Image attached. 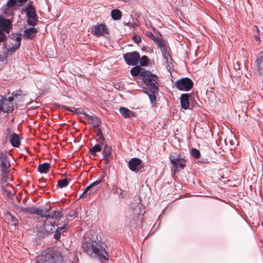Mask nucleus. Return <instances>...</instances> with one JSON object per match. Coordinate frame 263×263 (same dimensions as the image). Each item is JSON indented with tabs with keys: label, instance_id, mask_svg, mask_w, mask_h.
I'll return each instance as SVG.
<instances>
[{
	"label": "nucleus",
	"instance_id": "34",
	"mask_svg": "<svg viewBox=\"0 0 263 263\" xmlns=\"http://www.w3.org/2000/svg\"><path fill=\"white\" fill-rule=\"evenodd\" d=\"M97 136L99 137L100 140L101 141L100 142V143H102V144H104V142L105 141L104 137L103 135L102 130L100 128H98L97 130Z\"/></svg>",
	"mask_w": 263,
	"mask_h": 263
},
{
	"label": "nucleus",
	"instance_id": "43",
	"mask_svg": "<svg viewBox=\"0 0 263 263\" xmlns=\"http://www.w3.org/2000/svg\"><path fill=\"white\" fill-rule=\"evenodd\" d=\"M133 40L134 42H135L137 44H139L140 42H141V38L140 36L135 35L133 36Z\"/></svg>",
	"mask_w": 263,
	"mask_h": 263
},
{
	"label": "nucleus",
	"instance_id": "25",
	"mask_svg": "<svg viewBox=\"0 0 263 263\" xmlns=\"http://www.w3.org/2000/svg\"><path fill=\"white\" fill-rule=\"evenodd\" d=\"M163 58L165 60L166 62H168L170 59H171L170 54V49L167 47H163L161 49Z\"/></svg>",
	"mask_w": 263,
	"mask_h": 263
},
{
	"label": "nucleus",
	"instance_id": "35",
	"mask_svg": "<svg viewBox=\"0 0 263 263\" xmlns=\"http://www.w3.org/2000/svg\"><path fill=\"white\" fill-rule=\"evenodd\" d=\"M191 154L193 157L196 159H198L200 157V153L199 151L196 148H192L191 149Z\"/></svg>",
	"mask_w": 263,
	"mask_h": 263
},
{
	"label": "nucleus",
	"instance_id": "8",
	"mask_svg": "<svg viewBox=\"0 0 263 263\" xmlns=\"http://www.w3.org/2000/svg\"><path fill=\"white\" fill-rule=\"evenodd\" d=\"M15 39H11V42L8 46V51L10 52H15L20 46L22 36L21 34L16 35Z\"/></svg>",
	"mask_w": 263,
	"mask_h": 263
},
{
	"label": "nucleus",
	"instance_id": "9",
	"mask_svg": "<svg viewBox=\"0 0 263 263\" xmlns=\"http://www.w3.org/2000/svg\"><path fill=\"white\" fill-rule=\"evenodd\" d=\"M12 28V24L9 19L0 18V30L5 34H9Z\"/></svg>",
	"mask_w": 263,
	"mask_h": 263
},
{
	"label": "nucleus",
	"instance_id": "14",
	"mask_svg": "<svg viewBox=\"0 0 263 263\" xmlns=\"http://www.w3.org/2000/svg\"><path fill=\"white\" fill-rule=\"evenodd\" d=\"M102 182V180H98L94 182L93 183H91L90 185L88 186L83 193V194L80 196V198H82L85 194H86L88 191H90V193L89 194H91L92 193H94L96 191L97 189H95L94 187L99 184Z\"/></svg>",
	"mask_w": 263,
	"mask_h": 263
},
{
	"label": "nucleus",
	"instance_id": "23",
	"mask_svg": "<svg viewBox=\"0 0 263 263\" xmlns=\"http://www.w3.org/2000/svg\"><path fill=\"white\" fill-rule=\"evenodd\" d=\"M50 167V164L45 162L39 165L38 171L41 173H46L48 171Z\"/></svg>",
	"mask_w": 263,
	"mask_h": 263
},
{
	"label": "nucleus",
	"instance_id": "10",
	"mask_svg": "<svg viewBox=\"0 0 263 263\" xmlns=\"http://www.w3.org/2000/svg\"><path fill=\"white\" fill-rule=\"evenodd\" d=\"M141 159L137 158H132L128 162V167L132 171L139 170L142 165Z\"/></svg>",
	"mask_w": 263,
	"mask_h": 263
},
{
	"label": "nucleus",
	"instance_id": "18",
	"mask_svg": "<svg viewBox=\"0 0 263 263\" xmlns=\"http://www.w3.org/2000/svg\"><path fill=\"white\" fill-rule=\"evenodd\" d=\"M26 15L28 18L30 17H33L34 16H37L36 14L35 13V9L34 7H33L32 3L31 2H29L26 8Z\"/></svg>",
	"mask_w": 263,
	"mask_h": 263
},
{
	"label": "nucleus",
	"instance_id": "2",
	"mask_svg": "<svg viewBox=\"0 0 263 263\" xmlns=\"http://www.w3.org/2000/svg\"><path fill=\"white\" fill-rule=\"evenodd\" d=\"M63 257L57 250H48L42 252L36 257V263H61Z\"/></svg>",
	"mask_w": 263,
	"mask_h": 263
},
{
	"label": "nucleus",
	"instance_id": "12",
	"mask_svg": "<svg viewBox=\"0 0 263 263\" xmlns=\"http://www.w3.org/2000/svg\"><path fill=\"white\" fill-rule=\"evenodd\" d=\"M0 161L2 171H6L10 166V163L6 153H0Z\"/></svg>",
	"mask_w": 263,
	"mask_h": 263
},
{
	"label": "nucleus",
	"instance_id": "40",
	"mask_svg": "<svg viewBox=\"0 0 263 263\" xmlns=\"http://www.w3.org/2000/svg\"><path fill=\"white\" fill-rule=\"evenodd\" d=\"M115 192L117 193L121 198L124 197L125 195V192L120 188L116 187L115 189Z\"/></svg>",
	"mask_w": 263,
	"mask_h": 263
},
{
	"label": "nucleus",
	"instance_id": "42",
	"mask_svg": "<svg viewBox=\"0 0 263 263\" xmlns=\"http://www.w3.org/2000/svg\"><path fill=\"white\" fill-rule=\"evenodd\" d=\"M17 1V0H8L7 5L8 7H13L16 4Z\"/></svg>",
	"mask_w": 263,
	"mask_h": 263
},
{
	"label": "nucleus",
	"instance_id": "5",
	"mask_svg": "<svg viewBox=\"0 0 263 263\" xmlns=\"http://www.w3.org/2000/svg\"><path fill=\"white\" fill-rule=\"evenodd\" d=\"M13 97L7 99L0 96V112H11L13 110Z\"/></svg>",
	"mask_w": 263,
	"mask_h": 263
},
{
	"label": "nucleus",
	"instance_id": "28",
	"mask_svg": "<svg viewBox=\"0 0 263 263\" xmlns=\"http://www.w3.org/2000/svg\"><path fill=\"white\" fill-rule=\"evenodd\" d=\"M7 218L12 226H16L18 223V220L16 218L13 216L10 213L6 214Z\"/></svg>",
	"mask_w": 263,
	"mask_h": 263
},
{
	"label": "nucleus",
	"instance_id": "44",
	"mask_svg": "<svg viewBox=\"0 0 263 263\" xmlns=\"http://www.w3.org/2000/svg\"><path fill=\"white\" fill-rule=\"evenodd\" d=\"M21 91L16 90L12 93V96L13 97H15L20 96H21Z\"/></svg>",
	"mask_w": 263,
	"mask_h": 263
},
{
	"label": "nucleus",
	"instance_id": "16",
	"mask_svg": "<svg viewBox=\"0 0 263 263\" xmlns=\"http://www.w3.org/2000/svg\"><path fill=\"white\" fill-rule=\"evenodd\" d=\"M68 222H69L68 219H65L63 225L62 227H58L57 228V229L55 230V233L54 235V238L55 239L58 240L60 238L62 232H63L65 231V229L66 228V226L67 225Z\"/></svg>",
	"mask_w": 263,
	"mask_h": 263
},
{
	"label": "nucleus",
	"instance_id": "33",
	"mask_svg": "<svg viewBox=\"0 0 263 263\" xmlns=\"http://www.w3.org/2000/svg\"><path fill=\"white\" fill-rule=\"evenodd\" d=\"M68 180L67 178L64 179H60L58 181L57 186L60 188H63L64 187H66L68 185Z\"/></svg>",
	"mask_w": 263,
	"mask_h": 263
},
{
	"label": "nucleus",
	"instance_id": "38",
	"mask_svg": "<svg viewBox=\"0 0 263 263\" xmlns=\"http://www.w3.org/2000/svg\"><path fill=\"white\" fill-rule=\"evenodd\" d=\"M7 41L6 34L3 31L0 30V44L2 43H5Z\"/></svg>",
	"mask_w": 263,
	"mask_h": 263
},
{
	"label": "nucleus",
	"instance_id": "45",
	"mask_svg": "<svg viewBox=\"0 0 263 263\" xmlns=\"http://www.w3.org/2000/svg\"><path fill=\"white\" fill-rule=\"evenodd\" d=\"M3 190L4 192H6L7 194V196L8 197H11L12 195V192L11 191H9L8 189L3 188Z\"/></svg>",
	"mask_w": 263,
	"mask_h": 263
},
{
	"label": "nucleus",
	"instance_id": "26",
	"mask_svg": "<svg viewBox=\"0 0 263 263\" xmlns=\"http://www.w3.org/2000/svg\"><path fill=\"white\" fill-rule=\"evenodd\" d=\"M63 216V213L60 211L55 210L49 213L48 212V217L52 219H56Z\"/></svg>",
	"mask_w": 263,
	"mask_h": 263
},
{
	"label": "nucleus",
	"instance_id": "47",
	"mask_svg": "<svg viewBox=\"0 0 263 263\" xmlns=\"http://www.w3.org/2000/svg\"><path fill=\"white\" fill-rule=\"evenodd\" d=\"M149 36L154 41H155L156 39L158 37L155 36L152 33H151V34Z\"/></svg>",
	"mask_w": 263,
	"mask_h": 263
},
{
	"label": "nucleus",
	"instance_id": "48",
	"mask_svg": "<svg viewBox=\"0 0 263 263\" xmlns=\"http://www.w3.org/2000/svg\"><path fill=\"white\" fill-rule=\"evenodd\" d=\"M17 1L20 3H24L27 1V0H17Z\"/></svg>",
	"mask_w": 263,
	"mask_h": 263
},
{
	"label": "nucleus",
	"instance_id": "52",
	"mask_svg": "<svg viewBox=\"0 0 263 263\" xmlns=\"http://www.w3.org/2000/svg\"><path fill=\"white\" fill-rule=\"evenodd\" d=\"M255 28L257 32H259V28L257 26H255Z\"/></svg>",
	"mask_w": 263,
	"mask_h": 263
},
{
	"label": "nucleus",
	"instance_id": "22",
	"mask_svg": "<svg viewBox=\"0 0 263 263\" xmlns=\"http://www.w3.org/2000/svg\"><path fill=\"white\" fill-rule=\"evenodd\" d=\"M119 111L120 114L126 118L130 117L133 115V112L126 107H121Z\"/></svg>",
	"mask_w": 263,
	"mask_h": 263
},
{
	"label": "nucleus",
	"instance_id": "21",
	"mask_svg": "<svg viewBox=\"0 0 263 263\" xmlns=\"http://www.w3.org/2000/svg\"><path fill=\"white\" fill-rule=\"evenodd\" d=\"M63 108H64L65 109H66L67 110L71 111V112H75L78 114H82L84 116V117L86 118L88 120V121L89 120L90 117L92 116L88 115L87 114H86V112H85L83 111H81L79 109H76L74 107L70 108L68 106H64Z\"/></svg>",
	"mask_w": 263,
	"mask_h": 263
},
{
	"label": "nucleus",
	"instance_id": "32",
	"mask_svg": "<svg viewBox=\"0 0 263 263\" xmlns=\"http://www.w3.org/2000/svg\"><path fill=\"white\" fill-rule=\"evenodd\" d=\"M38 20L37 16L28 18L27 20V24L29 25L35 26L37 24Z\"/></svg>",
	"mask_w": 263,
	"mask_h": 263
},
{
	"label": "nucleus",
	"instance_id": "50",
	"mask_svg": "<svg viewBox=\"0 0 263 263\" xmlns=\"http://www.w3.org/2000/svg\"><path fill=\"white\" fill-rule=\"evenodd\" d=\"M137 26V25L136 23H134L132 24V27L133 28H136Z\"/></svg>",
	"mask_w": 263,
	"mask_h": 263
},
{
	"label": "nucleus",
	"instance_id": "36",
	"mask_svg": "<svg viewBox=\"0 0 263 263\" xmlns=\"http://www.w3.org/2000/svg\"><path fill=\"white\" fill-rule=\"evenodd\" d=\"M140 62L141 65L143 66H146L148 63V59L146 56L143 55L140 59Z\"/></svg>",
	"mask_w": 263,
	"mask_h": 263
},
{
	"label": "nucleus",
	"instance_id": "3",
	"mask_svg": "<svg viewBox=\"0 0 263 263\" xmlns=\"http://www.w3.org/2000/svg\"><path fill=\"white\" fill-rule=\"evenodd\" d=\"M141 77L144 84L147 86L149 92L158 91V78L156 75L152 74L149 71H144L141 73Z\"/></svg>",
	"mask_w": 263,
	"mask_h": 263
},
{
	"label": "nucleus",
	"instance_id": "19",
	"mask_svg": "<svg viewBox=\"0 0 263 263\" xmlns=\"http://www.w3.org/2000/svg\"><path fill=\"white\" fill-rule=\"evenodd\" d=\"M37 31L36 28L33 27L27 29L24 31V36L28 39H31L35 36Z\"/></svg>",
	"mask_w": 263,
	"mask_h": 263
},
{
	"label": "nucleus",
	"instance_id": "1",
	"mask_svg": "<svg viewBox=\"0 0 263 263\" xmlns=\"http://www.w3.org/2000/svg\"><path fill=\"white\" fill-rule=\"evenodd\" d=\"M84 251L92 257H98L100 259H108V255L106 251L100 244L96 241L86 242L83 246Z\"/></svg>",
	"mask_w": 263,
	"mask_h": 263
},
{
	"label": "nucleus",
	"instance_id": "7",
	"mask_svg": "<svg viewBox=\"0 0 263 263\" xmlns=\"http://www.w3.org/2000/svg\"><path fill=\"white\" fill-rule=\"evenodd\" d=\"M127 64L129 65H136L140 59V54L136 51L126 53L123 55Z\"/></svg>",
	"mask_w": 263,
	"mask_h": 263
},
{
	"label": "nucleus",
	"instance_id": "51",
	"mask_svg": "<svg viewBox=\"0 0 263 263\" xmlns=\"http://www.w3.org/2000/svg\"><path fill=\"white\" fill-rule=\"evenodd\" d=\"M3 60V58L1 54H0V61H2Z\"/></svg>",
	"mask_w": 263,
	"mask_h": 263
},
{
	"label": "nucleus",
	"instance_id": "4",
	"mask_svg": "<svg viewBox=\"0 0 263 263\" xmlns=\"http://www.w3.org/2000/svg\"><path fill=\"white\" fill-rule=\"evenodd\" d=\"M171 163L173 164V169L174 172H177L179 168H183L185 165V160L180 154L174 153L169 156Z\"/></svg>",
	"mask_w": 263,
	"mask_h": 263
},
{
	"label": "nucleus",
	"instance_id": "30",
	"mask_svg": "<svg viewBox=\"0 0 263 263\" xmlns=\"http://www.w3.org/2000/svg\"><path fill=\"white\" fill-rule=\"evenodd\" d=\"M102 150V147L99 144H96L93 146L91 148H90L89 151V153L93 155L96 156L97 155V152H100Z\"/></svg>",
	"mask_w": 263,
	"mask_h": 263
},
{
	"label": "nucleus",
	"instance_id": "13",
	"mask_svg": "<svg viewBox=\"0 0 263 263\" xmlns=\"http://www.w3.org/2000/svg\"><path fill=\"white\" fill-rule=\"evenodd\" d=\"M111 153L112 148L110 146L107 145L104 146L103 151V155L104 156L103 158L105 159L106 163H109L113 159Z\"/></svg>",
	"mask_w": 263,
	"mask_h": 263
},
{
	"label": "nucleus",
	"instance_id": "31",
	"mask_svg": "<svg viewBox=\"0 0 263 263\" xmlns=\"http://www.w3.org/2000/svg\"><path fill=\"white\" fill-rule=\"evenodd\" d=\"M141 68L140 66H135L130 70V73L133 76H137L141 73Z\"/></svg>",
	"mask_w": 263,
	"mask_h": 263
},
{
	"label": "nucleus",
	"instance_id": "27",
	"mask_svg": "<svg viewBox=\"0 0 263 263\" xmlns=\"http://www.w3.org/2000/svg\"><path fill=\"white\" fill-rule=\"evenodd\" d=\"M34 212L38 215L41 216L42 217H48L49 210L46 209H42L40 208H37L34 211Z\"/></svg>",
	"mask_w": 263,
	"mask_h": 263
},
{
	"label": "nucleus",
	"instance_id": "53",
	"mask_svg": "<svg viewBox=\"0 0 263 263\" xmlns=\"http://www.w3.org/2000/svg\"><path fill=\"white\" fill-rule=\"evenodd\" d=\"M63 175V176H66V174H64Z\"/></svg>",
	"mask_w": 263,
	"mask_h": 263
},
{
	"label": "nucleus",
	"instance_id": "46",
	"mask_svg": "<svg viewBox=\"0 0 263 263\" xmlns=\"http://www.w3.org/2000/svg\"><path fill=\"white\" fill-rule=\"evenodd\" d=\"M254 39L255 40L257 41V42H260V38H259V36L258 35H255L254 36Z\"/></svg>",
	"mask_w": 263,
	"mask_h": 263
},
{
	"label": "nucleus",
	"instance_id": "41",
	"mask_svg": "<svg viewBox=\"0 0 263 263\" xmlns=\"http://www.w3.org/2000/svg\"><path fill=\"white\" fill-rule=\"evenodd\" d=\"M8 172L6 171H2V181L3 182H6L8 181Z\"/></svg>",
	"mask_w": 263,
	"mask_h": 263
},
{
	"label": "nucleus",
	"instance_id": "6",
	"mask_svg": "<svg viewBox=\"0 0 263 263\" xmlns=\"http://www.w3.org/2000/svg\"><path fill=\"white\" fill-rule=\"evenodd\" d=\"M193 86L192 80L188 78H184L178 80L176 83V87L180 90L189 91Z\"/></svg>",
	"mask_w": 263,
	"mask_h": 263
},
{
	"label": "nucleus",
	"instance_id": "20",
	"mask_svg": "<svg viewBox=\"0 0 263 263\" xmlns=\"http://www.w3.org/2000/svg\"><path fill=\"white\" fill-rule=\"evenodd\" d=\"M44 229L45 231L44 235H47L54 232L55 227L51 223H45L44 224Z\"/></svg>",
	"mask_w": 263,
	"mask_h": 263
},
{
	"label": "nucleus",
	"instance_id": "37",
	"mask_svg": "<svg viewBox=\"0 0 263 263\" xmlns=\"http://www.w3.org/2000/svg\"><path fill=\"white\" fill-rule=\"evenodd\" d=\"M158 92H150V93H148V97L149 99L152 103H154L156 101V94Z\"/></svg>",
	"mask_w": 263,
	"mask_h": 263
},
{
	"label": "nucleus",
	"instance_id": "39",
	"mask_svg": "<svg viewBox=\"0 0 263 263\" xmlns=\"http://www.w3.org/2000/svg\"><path fill=\"white\" fill-rule=\"evenodd\" d=\"M155 42L157 44L158 46L162 49L163 47H166L164 45V41L159 38L157 37Z\"/></svg>",
	"mask_w": 263,
	"mask_h": 263
},
{
	"label": "nucleus",
	"instance_id": "11",
	"mask_svg": "<svg viewBox=\"0 0 263 263\" xmlns=\"http://www.w3.org/2000/svg\"><path fill=\"white\" fill-rule=\"evenodd\" d=\"M92 32L97 36H100L108 33V29L104 24H98L95 26V30Z\"/></svg>",
	"mask_w": 263,
	"mask_h": 263
},
{
	"label": "nucleus",
	"instance_id": "17",
	"mask_svg": "<svg viewBox=\"0 0 263 263\" xmlns=\"http://www.w3.org/2000/svg\"><path fill=\"white\" fill-rule=\"evenodd\" d=\"M9 140L11 145L14 147H17L21 144L20 137L15 133H13L11 135Z\"/></svg>",
	"mask_w": 263,
	"mask_h": 263
},
{
	"label": "nucleus",
	"instance_id": "29",
	"mask_svg": "<svg viewBox=\"0 0 263 263\" xmlns=\"http://www.w3.org/2000/svg\"><path fill=\"white\" fill-rule=\"evenodd\" d=\"M111 16L114 20H118L121 18L122 13L117 9H114L111 12Z\"/></svg>",
	"mask_w": 263,
	"mask_h": 263
},
{
	"label": "nucleus",
	"instance_id": "24",
	"mask_svg": "<svg viewBox=\"0 0 263 263\" xmlns=\"http://www.w3.org/2000/svg\"><path fill=\"white\" fill-rule=\"evenodd\" d=\"M88 121L93 127H99L100 126L101 122L96 116H91Z\"/></svg>",
	"mask_w": 263,
	"mask_h": 263
},
{
	"label": "nucleus",
	"instance_id": "49",
	"mask_svg": "<svg viewBox=\"0 0 263 263\" xmlns=\"http://www.w3.org/2000/svg\"><path fill=\"white\" fill-rule=\"evenodd\" d=\"M239 65L238 64H237L236 65H234V69H239Z\"/></svg>",
	"mask_w": 263,
	"mask_h": 263
},
{
	"label": "nucleus",
	"instance_id": "15",
	"mask_svg": "<svg viewBox=\"0 0 263 263\" xmlns=\"http://www.w3.org/2000/svg\"><path fill=\"white\" fill-rule=\"evenodd\" d=\"M191 95L188 93L181 95L180 97L181 106L184 109H187L189 108L190 103L189 98Z\"/></svg>",
	"mask_w": 263,
	"mask_h": 263
}]
</instances>
